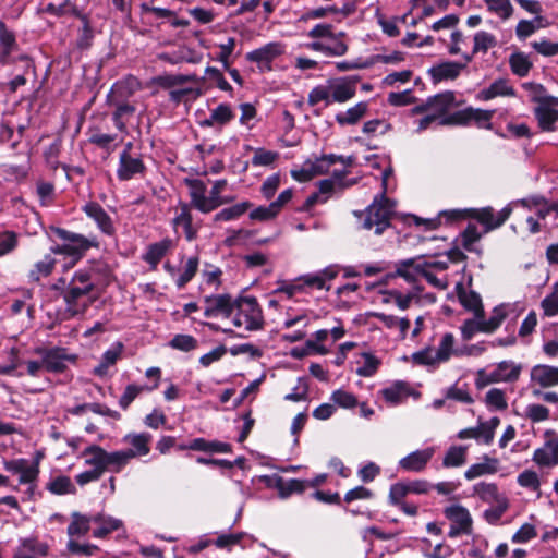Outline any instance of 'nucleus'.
Returning <instances> with one entry per match:
<instances>
[{"label": "nucleus", "mask_w": 558, "mask_h": 558, "mask_svg": "<svg viewBox=\"0 0 558 558\" xmlns=\"http://www.w3.org/2000/svg\"><path fill=\"white\" fill-rule=\"evenodd\" d=\"M137 81L133 76L116 82L107 95V104L113 108L111 119L116 129L128 135V123L136 112L134 102L129 98L135 93Z\"/></svg>", "instance_id": "obj_1"}, {"label": "nucleus", "mask_w": 558, "mask_h": 558, "mask_svg": "<svg viewBox=\"0 0 558 558\" xmlns=\"http://www.w3.org/2000/svg\"><path fill=\"white\" fill-rule=\"evenodd\" d=\"M49 231L64 242L50 247L51 254L64 255L69 258L63 265V271L73 268L92 247H99V242L95 235L85 236L57 226H50Z\"/></svg>", "instance_id": "obj_2"}, {"label": "nucleus", "mask_w": 558, "mask_h": 558, "mask_svg": "<svg viewBox=\"0 0 558 558\" xmlns=\"http://www.w3.org/2000/svg\"><path fill=\"white\" fill-rule=\"evenodd\" d=\"M395 204L388 197L385 192L374 197L372 204H369L364 211L355 210L354 215L357 218H362V228L365 230H372L377 235H380L391 225V218L393 216Z\"/></svg>", "instance_id": "obj_3"}, {"label": "nucleus", "mask_w": 558, "mask_h": 558, "mask_svg": "<svg viewBox=\"0 0 558 558\" xmlns=\"http://www.w3.org/2000/svg\"><path fill=\"white\" fill-rule=\"evenodd\" d=\"M92 292L78 286L68 283L66 289H63L61 296L65 303L63 319H71L76 316L84 315L89 306L94 303L95 298H88Z\"/></svg>", "instance_id": "obj_4"}, {"label": "nucleus", "mask_w": 558, "mask_h": 558, "mask_svg": "<svg viewBox=\"0 0 558 558\" xmlns=\"http://www.w3.org/2000/svg\"><path fill=\"white\" fill-rule=\"evenodd\" d=\"M244 302V290H242L236 299L233 301L229 294H218L205 296L204 316L207 318L213 317H230L235 308L241 310Z\"/></svg>", "instance_id": "obj_5"}, {"label": "nucleus", "mask_w": 558, "mask_h": 558, "mask_svg": "<svg viewBox=\"0 0 558 558\" xmlns=\"http://www.w3.org/2000/svg\"><path fill=\"white\" fill-rule=\"evenodd\" d=\"M34 353L41 356L44 368L53 374L64 373L68 368L66 362L74 363L77 360V355L69 354L68 349L62 347H37Z\"/></svg>", "instance_id": "obj_6"}, {"label": "nucleus", "mask_w": 558, "mask_h": 558, "mask_svg": "<svg viewBox=\"0 0 558 558\" xmlns=\"http://www.w3.org/2000/svg\"><path fill=\"white\" fill-rule=\"evenodd\" d=\"M494 110H483V109H474L472 107L465 108L463 110L456 111L440 121L441 125H465L470 121L474 120L478 126L492 129L490 120L494 116Z\"/></svg>", "instance_id": "obj_7"}, {"label": "nucleus", "mask_w": 558, "mask_h": 558, "mask_svg": "<svg viewBox=\"0 0 558 558\" xmlns=\"http://www.w3.org/2000/svg\"><path fill=\"white\" fill-rule=\"evenodd\" d=\"M445 517L451 522L448 536L451 538L472 532L473 520L469 510L461 505H451L444 509Z\"/></svg>", "instance_id": "obj_8"}, {"label": "nucleus", "mask_w": 558, "mask_h": 558, "mask_svg": "<svg viewBox=\"0 0 558 558\" xmlns=\"http://www.w3.org/2000/svg\"><path fill=\"white\" fill-rule=\"evenodd\" d=\"M185 185L190 189L191 205L202 213H210L218 208V203L213 197L206 196L207 184L199 179H184Z\"/></svg>", "instance_id": "obj_9"}, {"label": "nucleus", "mask_w": 558, "mask_h": 558, "mask_svg": "<svg viewBox=\"0 0 558 558\" xmlns=\"http://www.w3.org/2000/svg\"><path fill=\"white\" fill-rule=\"evenodd\" d=\"M548 439L533 452L532 461L541 468L558 465V438L553 430H546Z\"/></svg>", "instance_id": "obj_10"}, {"label": "nucleus", "mask_w": 558, "mask_h": 558, "mask_svg": "<svg viewBox=\"0 0 558 558\" xmlns=\"http://www.w3.org/2000/svg\"><path fill=\"white\" fill-rule=\"evenodd\" d=\"M81 209L89 219L96 223L97 228L105 235L112 236L116 234V227L112 218L99 203L95 201L87 202L82 206Z\"/></svg>", "instance_id": "obj_11"}, {"label": "nucleus", "mask_w": 558, "mask_h": 558, "mask_svg": "<svg viewBox=\"0 0 558 558\" xmlns=\"http://www.w3.org/2000/svg\"><path fill=\"white\" fill-rule=\"evenodd\" d=\"M146 171V166L141 158L132 157L128 150L120 154L119 167L117 177L121 181L131 180L136 174H143Z\"/></svg>", "instance_id": "obj_12"}, {"label": "nucleus", "mask_w": 558, "mask_h": 558, "mask_svg": "<svg viewBox=\"0 0 558 558\" xmlns=\"http://www.w3.org/2000/svg\"><path fill=\"white\" fill-rule=\"evenodd\" d=\"M434 453L435 449L433 447L413 451L399 461V466L408 472H422L432 460Z\"/></svg>", "instance_id": "obj_13"}, {"label": "nucleus", "mask_w": 558, "mask_h": 558, "mask_svg": "<svg viewBox=\"0 0 558 558\" xmlns=\"http://www.w3.org/2000/svg\"><path fill=\"white\" fill-rule=\"evenodd\" d=\"M533 112L542 131L551 132L555 130V123L558 121V104L544 102L536 106Z\"/></svg>", "instance_id": "obj_14"}, {"label": "nucleus", "mask_w": 558, "mask_h": 558, "mask_svg": "<svg viewBox=\"0 0 558 558\" xmlns=\"http://www.w3.org/2000/svg\"><path fill=\"white\" fill-rule=\"evenodd\" d=\"M464 68L465 64L454 61H446L432 66L428 70V74L430 75L434 83L449 80L453 81L460 75Z\"/></svg>", "instance_id": "obj_15"}, {"label": "nucleus", "mask_w": 558, "mask_h": 558, "mask_svg": "<svg viewBox=\"0 0 558 558\" xmlns=\"http://www.w3.org/2000/svg\"><path fill=\"white\" fill-rule=\"evenodd\" d=\"M522 372V365L512 361H501L496 368L490 372V381L514 383L519 379Z\"/></svg>", "instance_id": "obj_16"}, {"label": "nucleus", "mask_w": 558, "mask_h": 558, "mask_svg": "<svg viewBox=\"0 0 558 558\" xmlns=\"http://www.w3.org/2000/svg\"><path fill=\"white\" fill-rule=\"evenodd\" d=\"M17 49L15 34L0 20V64L11 63V53Z\"/></svg>", "instance_id": "obj_17"}, {"label": "nucleus", "mask_w": 558, "mask_h": 558, "mask_svg": "<svg viewBox=\"0 0 558 558\" xmlns=\"http://www.w3.org/2000/svg\"><path fill=\"white\" fill-rule=\"evenodd\" d=\"M282 52L280 44L270 43L246 54V59L258 63L260 69H269V63Z\"/></svg>", "instance_id": "obj_18"}, {"label": "nucleus", "mask_w": 558, "mask_h": 558, "mask_svg": "<svg viewBox=\"0 0 558 558\" xmlns=\"http://www.w3.org/2000/svg\"><path fill=\"white\" fill-rule=\"evenodd\" d=\"M172 246L173 241L169 238H165L159 242L149 244L142 258L150 265L151 269H156Z\"/></svg>", "instance_id": "obj_19"}, {"label": "nucleus", "mask_w": 558, "mask_h": 558, "mask_svg": "<svg viewBox=\"0 0 558 558\" xmlns=\"http://www.w3.org/2000/svg\"><path fill=\"white\" fill-rule=\"evenodd\" d=\"M82 456L85 458V464L99 474L102 475L107 471V451L102 447L90 445L83 450Z\"/></svg>", "instance_id": "obj_20"}, {"label": "nucleus", "mask_w": 558, "mask_h": 558, "mask_svg": "<svg viewBox=\"0 0 558 558\" xmlns=\"http://www.w3.org/2000/svg\"><path fill=\"white\" fill-rule=\"evenodd\" d=\"M532 381L538 384L543 388L558 385V367L538 364L531 371Z\"/></svg>", "instance_id": "obj_21"}, {"label": "nucleus", "mask_w": 558, "mask_h": 558, "mask_svg": "<svg viewBox=\"0 0 558 558\" xmlns=\"http://www.w3.org/2000/svg\"><path fill=\"white\" fill-rule=\"evenodd\" d=\"M428 100L432 102L430 110L434 112V114H436V117L444 116L450 109L461 105V102L456 100V94L451 90H446L444 93L428 97Z\"/></svg>", "instance_id": "obj_22"}, {"label": "nucleus", "mask_w": 558, "mask_h": 558, "mask_svg": "<svg viewBox=\"0 0 558 558\" xmlns=\"http://www.w3.org/2000/svg\"><path fill=\"white\" fill-rule=\"evenodd\" d=\"M457 289L461 305L466 311L473 312L475 317L484 318V307L481 295L473 290L465 291L461 284H458Z\"/></svg>", "instance_id": "obj_23"}, {"label": "nucleus", "mask_w": 558, "mask_h": 558, "mask_svg": "<svg viewBox=\"0 0 558 558\" xmlns=\"http://www.w3.org/2000/svg\"><path fill=\"white\" fill-rule=\"evenodd\" d=\"M124 345L118 341L113 345L105 351L101 356L100 363L94 367L93 374L98 377H104L108 374V368L117 363L123 352Z\"/></svg>", "instance_id": "obj_24"}, {"label": "nucleus", "mask_w": 558, "mask_h": 558, "mask_svg": "<svg viewBox=\"0 0 558 558\" xmlns=\"http://www.w3.org/2000/svg\"><path fill=\"white\" fill-rule=\"evenodd\" d=\"M331 101L345 102L355 96L356 86L354 82L347 80L328 81Z\"/></svg>", "instance_id": "obj_25"}, {"label": "nucleus", "mask_w": 558, "mask_h": 558, "mask_svg": "<svg viewBox=\"0 0 558 558\" xmlns=\"http://www.w3.org/2000/svg\"><path fill=\"white\" fill-rule=\"evenodd\" d=\"M180 214L173 218L172 222L174 226H182L185 239L192 242L197 238V228L193 226L191 207L186 203H180Z\"/></svg>", "instance_id": "obj_26"}, {"label": "nucleus", "mask_w": 558, "mask_h": 558, "mask_svg": "<svg viewBox=\"0 0 558 558\" xmlns=\"http://www.w3.org/2000/svg\"><path fill=\"white\" fill-rule=\"evenodd\" d=\"M56 258L52 254H46L44 258L37 262L34 267L28 271L27 278L29 282H39L41 278L50 276L56 266Z\"/></svg>", "instance_id": "obj_27"}, {"label": "nucleus", "mask_w": 558, "mask_h": 558, "mask_svg": "<svg viewBox=\"0 0 558 558\" xmlns=\"http://www.w3.org/2000/svg\"><path fill=\"white\" fill-rule=\"evenodd\" d=\"M197 81V76L185 74H162L151 78V84L162 89H174L177 86H182L187 82Z\"/></svg>", "instance_id": "obj_28"}, {"label": "nucleus", "mask_w": 558, "mask_h": 558, "mask_svg": "<svg viewBox=\"0 0 558 558\" xmlns=\"http://www.w3.org/2000/svg\"><path fill=\"white\" fill-rule=\"evenodd\" d=\"M497 96H509L514 97L515 90L512 86H510L507 82V80L499 78L495 82H493L489 87L482 89L477 98L481 100H489Z\"/></svg>", "instance_id": "obj_29"}, {"label": "nucleus", "mask_w": 558, "mask_h": 558, "mask_svg": "<svg viewBox=\"0 0 558 558\" xmlns=\"http://www.w3.org/2000/svg\"><path fill=\"white\" fill-rule=\"evenodd\" d=\"M412 391L408 383L396 381L391 386L384 388L381 395L388 403L398 404L404 401Z\"/></svg>", "instance_id": "obj_30"}, {"label": "nucleus", "mask_w": 558, "mask_h": 558, "mask_svg": "<svg viewBox=\"0 0 558 558\" xmlns=\"http://www.w3.org/2000/svg\"><path fill=\"white\" fill-rule=\"evenodd\" d=\"M189 447L193 451H202L209 453H226L231 451V446L228 442L219 440H207L205 438H194L189 442Z\"/></svg>", "instance_id": "obj_31"}, {"label": "nucleus", "mask_w": 558, "mask_h": 558, "mask_svg": "<svg viewBox=\"0 0 558 558\" xmlns=\"http://www.w3.org/2000/svg\"><path fill=\"white\" fill-rule=\"evenodd\" d=\"M498 471V460L496 458L484 457L481 463L472 464L464 473L466 480L471 481L482 475L495 474Z\"/></svg>", "instance_id": "obj_32"}, {"label": "nucleus", "mask_w": 558, "mask_h": 558, "mask_svg": "<svg viewBox=\"0 0 558 558\" xmlns=\"http://www.w3.org/2000/svg\"><path fill=\"white\" fill-rule=\"evenodd\" d=\"M264 326L262 308L253 296H246V329L258 330Z\"/></svg>", "instance_id": "obj_33"}, {"label": "nucleus", "mask_w": 558, "mask_h": 558, "mask_svg": "<svg viewBox=\"0 0 558 558\" xmlns=\"http://www.w3.org/2000/svg\"><path fill=\"white\" fill-rule=\"evenodd\" d=\"M368 105L365 101L357 102L353 107L349 108L345 112L336 114V121L340 125H353L356 124L367 112Z\"/></svg>", "instance_id": "obj_34"}, {"label": "nucleus", "mask_w": 558, "mask_h": 558, "mask_svg": "<svg viewBox=\"0 0 558 558\" xmlns=\"http://www.w3.org/2000/svg\"><path fill=\"white\" fill-rule=\"evenodd\" d=\"M473 493L478 498L487 504L497 502L499 499H506L504 494H500L495 483L480 482L473 486Z\"/></svg>", "instance_id": "obj_35"}, {"label": "nucleus", "mask_w": 558, "mask_h": 558, "mask_svg": "<svg viewBox=\"0 0 558 558\" xmlns=\"http://www.w3.org/2000/svg\"><path fill=\"white\" fill-rule=\"evenodd\" d=\"M133 458H135L133 449L107 452V471L119 473Z\"/></svg>", "instance_id": "obj_36"}, {"label": "nucleus", "mask_w": 558, "mask_h": 558, "mask_svg": "<svg viewBox=\"0 0 558 558\" xmlns=\"http://www.w3.org/2000/svg\"><path fill=\"white\" fill-rule=\"evenodd\" d=\"M46 489L50 492L52 495L62 496V495H75L76 487L72 483L71 478L66 475H58L51 478L46 484Z\"/></svg>", "instance_id": "obj_37"}, {"label": "nucleus", "mask_w": 558, "mask_h": 558, "mask_svg": "<svg viewBox=\"0 0 558 558\" xmlns=\"http://www.w3.org/2000/svg\"><path fill=\"white\" fill-rule=\"evenodd\" d=\"M522 87L529 92L530 100L535 102L537 106L548 101L558 104V97L548 95L546 88L542 84L525 82L522 84Z\"/></svg>", "instance_id": "obj_38"}, {"label": "nucleus", "mask_w": 558, "mask_h": 558, "mask_svg": "<svg viewBox=\"0 0 558 558\" xmlns=\"http://www.w3.org/2000/svg\"><path fill=\"white\" fill-rule=\"evenodd\" d=\"M234 118L231 107L227 104H220L210 111L208 119L204 120L201 124L203 126H213L215 123L225 125Z\"/></svg>", "instance_id": "obj_39"}, {"label": "nucleus", "mask_w": 558, "mask_h": 558, "mask_svg": "<svg viewBox=\"0 0 558 558\" xmlns=\"http://www.w3.org/2000/svg\"><path fill=\"white\" fill-rule=\"evenodd\" d=\"M203 94L199 87H182L169 92V100L175 106L195 101Z\"/></svg>", "instance_id": "obj_40"}, {"label": "nucleus", "mask_w": 558, "mask_h": 558, "mask_svg": "<svg viewBox=\"0 0 558 558\" xmlns=\"http://www.w3.org/2000/svg\"><path fill=\"white\" fill-rule=\"evenodd\" d=\"M72 521L66 529L69 536L85 535L89 531L90 519L77 511L72 512Z\"/></svg>", "instance_id": "obj_41"}, {"label": "nucleus", "mask_w": 558, "mask_h": 558, "mask_svg": "<svg viewBox=\"0 0 558 558\" xmlns=\"http://www.w3.org/2000/svg\"><path fill=\"white\" fill-rule=\"evenodd\" d=\"M125 440L133 447L135 457L146 456L150 451L149 441L151 440V435L148 433L130 434L125 436Z\"/></svg>", "instance_id": "obj_42"}, {"label": "nucleus", "mask_w": 558, "mask_h": 558, "mask_svg": "<svg viewBox=\"0 0 558 558\" xmlns=\"http://www.w3.org/2000/svg\"><path fill=\"white\" fill-rule=\"evenodd\" d=\"M510 69L513 74L524 77L529 74L533 64L523 52L512 53L509 58Z\"/></svg>", "instance_id": "obj_43"}, {"label": "nucleus", "mask_w": 558, "mask_h": 558, "mask_svg": "<svg viewBox=\"0 0 558 558\" xmlns=\"http://www.w3.org/2000/svg\"><path fill=\"white\" fill-rule=\"evenodd\" d=\"M466 462V448L462 446L450 447L442 460L445 468H458Z\"/></svg>", "instance_id": "obj_44"}, {"label": "nucleus", "mask_w": 558, "mask_h": 558, "mask_svg": "<svg viewBox=\"0 0 558 558\" xmlns=\"http://www.w3.org/2000/svg\"><path fill=\"white\" fill-rule=\"evenodd\" d=\"M311 171L313 175H322L326 174L329 171V168L337 162V158L335 154L322 155L315 160H307Z\"/></svg>", "instance_id": "obj_45"}, {"label": "nucleus", "mask_w": 558, "mask_h": 558, "mask_svg": "<svg viewBox=\"0 0 558 558\" xmlns=\"http://www.w3.org/2000/svg\"><path fill=\"white\" fill-rule=\"evenodd\" d=\"M92 275H93L92 268H81L73 274L69 283L78 286L83 289H86V290L93 292L96 288V284L93 281Z\"/></svg>", "instance_id": "obj_46"}, {"label": "nucleus", "mask_w": 558, "mask_h": 558, "mask_svg": "<svg viewBox=\"0 0 558 558\" xmlns=\"http://www.w3.org/2000/svg\"><path fill=\"white\" fill-rule=\"evenodd\" d=\"M497 45V39L494 35L481 31L474 35V47L473 54L483 52L486 53L488 49L495 47Z\"/></svg>", "instance_id": "obj_47"}, {"label": "nucleus", "mask_w": 558, "mask_h": 558, "mask_svg": "<svg viewBox=\"0 0 558 558\" xmlns=\"http://www.w3.org/2000/svg\"><path fill=\"white\" fill-rule=\"evenodd\" d=\"M487 10L502 20L509 19L513 13V7L510 0H484Z\"/></svg>", "instance_id": "obj_48"}, {"label": "nucleus", "mask_w": 558, "mask_h": 558, "mask_svg": "<svg viewBox=\"0 0 558 558\" xmlns=\"http://www.w3.org/2000/svg\"><path fill=\"white\" fill-rule=\"evenodd\" d=\"M307 487V481L291 478L284 480L282 477V486L278 489L279 496L281 498H287L292 494H301Z\"/></svg>", "instance_id": "obj_49"}, {"label": "nucleus", "mask_w": 558, "mask_h": 558, "mask_svg": "<svg viewBox=\"0 0 558 558\" xmlns=\"http://www.w3.org/2000/svg\"><path fill=\"white\" fill-rule=\"evenodd\" d=\"M169 345L182 352H191L197 348L198 341L191 335L179 333L170 340Z\"/></svg>", "instance_id": "obj_50"}, {"label": "nucleus", "mask_w": 558, "mask_h": 558, "mask_svg": "<svg viewBox=\"0 0 558 558\" xmlns=\"http://www.w3.org/2000/svg\"><path fill=\"white\" fill-rule=\"evenodd\" d=\"M198 264L199 260L197 256H193L187 259L183 272L175 281L178 289H183L194 278L198 269Z\"/></svg>", "instance_id": "obj_51"}, {"label": "nucleus", "mask_w": 558, "mask_h": 558, "mask_svg": "<svg viewBox=\"0 0 558 558\" xmlns=\"http://www.w3.org/2000/svg\"><path fill=\"white\" fill-rule=\"evenodd\" d=\"M454 337L452 333H445L440 340L439 347L435 350L436 359L439 362H446L450 359L453 353ZM454 354H459L454 352Z\"/></svg>", "instance_id": "obj_52"}, {"label": "nucleus", "mask_w": 558, "mask_h": 558, "mask_svg": "<svg viewBox=\"0 0 558 558\" xmlns=\"http://www.w3.org/2000/svg\"><path fill=\"white\" fill-rule=\"evenodd\" d=\"M330 399L335 404L343 409H353L359 404V401L353 393L342 389L333 391Z\"/></svg>", "instance_id": "obj_53"}, {"label": "nucleus", "mask_w": 558, "mask_h": 558, "mask_svg": "<svg viewBox=\"0 0 558 558\" xmlns=\"http://www.w3.org/2000/svg\"><path fill=\"white\" fill-rule=\"evenodd\" d=\"M19 245L17 234L5 230L0 233V257L12 253Z\"/></svg>", "instance_id": "obj_54"}, {"label": "nucleus", "mask_w": 558, "mask_h": 558, "mask_svg": "<svg viewBox=\"0 0 558 558\" xmlns=\"http://www.w3.org/2000/svg\"><path fill=\"white\" fill-rule=\"evenodd\" d=\"M320 101H325L327 106L331 102L329 83L315 86L308 94L307 102L310 106H316Z\"/></svg>", "instance_id": "obj_55"}, {"label": "nucleus", "mask_w": 558, "mask_h": 558, "mask_svg": "<svg viewBox=\"0 0 558 558\" xmlns=\"http://www.w3.org/2000/svg\"><path fill=\"white\" fill-rule=\"evenodd\" d=\"M39 458L40 454H38L37 459L29 464L27 461L26 464L23 466V471L20 473L19 483L20 484H34L39 475Z\"/></svg>", "instance_id": "obj_56"}, {"label": "nucleus", "mask_w": 558, "mask_h": 558, "mask_svg": "<svg viewBox=\"0 0 558 558\" xmlns=\"http://www.w3.org/2000/svg\"><path fill=\"white\" fill-rule=\"evenodd\" d=\"M517 482L521 487L529 488L533 492L538 493L541 490L539 477L537 473L533 470H525L522 473H520L518 475Z\"/></svg>", "instance_id": "obj_57"}, {"label": "nucleus", "mask_w": 558, "mask_h": 558, "mask_svg": "<svg viewBox=\"0 0 558 558\" xmlns=\"http://www.w3.org/2000/svg\"><path fill=\"white\" fill-rule=\"evenodd\" d=\"M463 217H464V214L460 210H445L439 214L438 218L424 220V223L426 225L427 229L434 230L440 226L442 219H445L446 222L449 223V222L460 220Z\"/></svg>", "instance_id": "obj_58"}, {"label": "nucleus", "mask_w": 558, "mask_h": 558, "mask_svg": "<svg viewBox=\"0 0 558 558\" xmlns=\"http://www.w3.org/2000/svg\"><path fill=\"white\" fill-rule=\"evenodd\" d=\"M415 258H409L405 260H401L396 269V275L404 278L408 282H414L416 279V275H420L415 271Z\"/></svg>", "instance_id": "obj_59"}, {"label": "nucleus", "mask_w": 558, "mask_h": 558, "mask_svg": "<svg viewBox=\"0 0 558 558\" xmlns=\"http://www.w3.org/2000/svg\"><path fill=\"white\" fill-rule=\"evenodd\" d=\"M495 504V507H492L484 511V518L490 524H496L509 508V501L507 498L499 499Z\"/></svg>", "instance_id": "obj_60"}, {"label": "nucleus", "mask_w": 558, "mask_h": 558, "mask_svg": "<svg viewBox=\"0 0 558 558\" xmlns=\"http://www.w3.org/2000/svg\"><path fill=\"white\" fill-rule=\"evenodd\" d=\"M412 361L418 365H434L440 363L438 359H436L435 349L432 347H426L421 351L414 352L412 354Z\"/></svg>", "instance_id": "obj_61"}, {"label": "nucleus", "mask_w": 558, "mask_h": 558, "mask_svg": "<svg viewBox=\"0 0 558 558\" xmlns=\"http://www.w3.org/2000/svg\"><path fill=\"white\" fill-rule=\"evenodd\" d=\"M94 39V31L90 25V22H86L83 24L82 28L78 32V36L76 39V47L81 50H87L92 47Z\"/></svg>", "instance_id": "obj_62"}, {"label": "nucleus", "mask_w": 558, "mask_h": 558, "mask_svg": "<svg viewBox=\"0 0 558 558\" xmlns=\"http://www.w3.org/2000/svg\"><path fill=\"white\" fill-rule=\"evenodd\" d=\"M410 494L408 484L396 483L390 486L388 499L392 506L398 507L403 502L404 497Z\"/></svg>", "instance_id": "obj_63"}, {"label": "nucleus", "mask_w": 558, "mask_h": 558, "mask_svg": "<svg viewBox=\"0 0 558 558\" xmlns=\"http://www.w3.org/2000/svg\"><path fill=\"white\" fill-rule=\"evenodd\" d=\"M146 389L144 386H137L134 384L128 385L124 389L123 395L119 399V405L126 410L130 404L136 399V397Z\"/></svg>", "instance_id": "obj_64"}]
</instances>
